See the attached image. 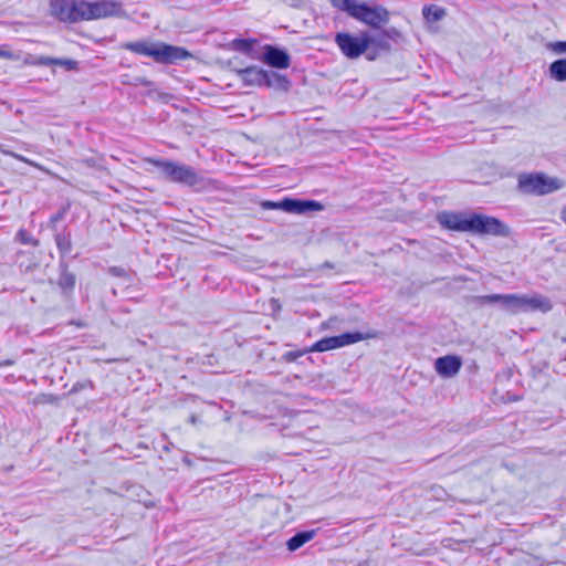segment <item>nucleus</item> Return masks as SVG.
I'll list each match as a JSON object with an SVG mask.
<instances>
[{
  "label": "nucleus",
  "mask_w": 566,
  "mask_h": 566,
  "mask_svg": "<svg viewBox=\"0 0 566 566\" xmlns=\"http://www.w3.org/2000/svg\"><path fill=\"white\" fill-rule=\"evenodd\" d=\"M553 308L551 300L542 294H507L505 310L512 314L521 312L547 313Z\"/></svg>",
  "instance_id": "obj_3"
},
{
  "label": "nucleus",
  "mask_w": 566,
  "mask_h": 566,
  "mask_svg": "<svg viewBox=\"0 0 566 566\" xmlns=\"http://www.w3.org/2000/svg\"><path fill=\"white\" fill-rule=\"evenodd\" d=\"M234 46L238 50L248 51L250 49V43L245 40H235Z\"/></svg>",
  "instance_id": "obj_29"
},
{
  "label": "nucleus",
  "mask_w": 566,
  "mask_h": 566,
  "mask_svg": "<svg viewBox=\"0 0 566 566\" xmlns=\"http://www.w3.org/2000/svg\"><path fill=\"white\" fill-rule=\"evenodd\" d=\"M65 281H66V284H69L70 286H72L74 284L73 277H67Z\"/></svg>",
  "instance_id": "obj_34"
},
{
  "label": "nucleus",
  "mask_w": 566,
  "mask_h": 566,
  "mask_svg": "<svg viewBox=\"0 0 566 566\" xmlns=\"http://www.w3.org/2000/svg\"><path fill=\"white\" fill-rule=\"evenodd\" d=\"M111 273L115 276H127V273L123 268H112Z\"/></svg>",
  "instance_id": "obj_30"
},
{
  "label": "nucleus",
  "mask_w": 566,
  "mask_h": 566,
  "mask_svg": "<svg viewBox=\"0 0 566 566\" xmlns=\"http://www.w3.org/2000/svg\"><path fill=\"white\" fill-rule=\"evenodd\" d=\"M264 86L287 91L291 86V82L285 75L273 71H266V81L264 82Z\"/></svg>",
  "instance_id": "obj_17"
},
{
  "label": "nucleus",
  "mask_w": 566,
  "mask_h": 566,
  "mask_svg": "<svg viewBox=\"0 0 566 566\" xmlns=\"http://www.w3.org/2000/svg\"><path fill=\"white\" fill-rule=\"evenodd\" d=\"M335 43L340 52L350 60L358 59L361 54L367 52L365 31L359 34L338 32L335 35Z\"/></svg>",
  "instance_id": "obj_8"
},
{
  "label": "nucleus",
  "mask_w": 566,
  "mask_h": 566,
  "mask_svg": "<svg viewBox=\"0 0 566 566\" xmlns=\"http://www.w3.org/2000/svg\"><path fill=\"white\" fill-rule=\"evenodd\" d=\"M13 156H14L17 159L21 160V161H24V163H28V164L33 165V166H35V167H39V166H38V165H35L34 163H32V161H30V160L25 159L24 157H22V156H20V155H15V154H14Z\"/></svg>",
  "instance_id": "obj_31"
},
{
  "label": "nucleus",
  "mask_w": 566,
  "mask_h": 566,
  "mask_svg": "<svg viewBox=\"0 0 566 566\" xmlns=\"http://www.w3.org/2000/svg\"><path fill=\"white\" fill-rule=\"evenodd\" d=\"M365 39L367 42V50H379L384 52H388L391 50V44L386 40L385 34L380 29H378L375 33H369L365 31Z\"/></svg>",
  "instance_id": "obj_16"
},
{
  "label": "nucleus",
  "mask_w": 566,
  "mask_h": 566,
  "mask_svg": "<svg viewBox=\"0 0 566 566\" xmlns=\"http://www.w3.org/2000/svg\"><path fill=\"white\" fill-rule=\"evenodd\" d=\"M0 57L17 60L18 55H15L12 51L6 48H0Z\"/></svg>",
  "instance_id": "obj_28"
},
{
  "label": "nucleus",
  "mask_w": 566,
  "mask_h": 566,
  "mask_svg": "<svg viewBox=\"0 0 566 566\" xmlns=\"http://www.w3.org/2000/svg\"><path fill=\"white\" fill-rule=\"evenodd\" d=\"M3 365H12V361L11 360H7L6 363H3Z\"/></svg>",
  "instance_id": "obj_37"
},
{
  "label": "nucleus",
  "mask_w": 566,
  "mask_h": 566,
  "mask_svg": "<svg viewBox=\"0 0 566 566\" xmlns=\"http://www.w3.org/2000/svg\"><path fill=\"white\" fill-rule=\"evenodd\" d=\"M147 161L158 167L161 176L169 181L193 186L200 180L198 174L189 166L160 159H148Z\"/></svg>",
  "instance_id": "obj_4"
},
{
  "label": "nucleus",
  "mask_w": 566,
  "mask_h": 566,
  "mask_svg": "<svg viewBox=\"0 0 566 566\" xmlns=\"http://www.w3.org/2000/svg\"><path fill=\"white\" fill-rule=\"evenodd\" d=\"M263 208L283 210L289 213L304 214L308 211H321L323 210L322 203L315 200H298L285 198L282 201H265Z\"/></svg>",
  "instance_id": "obj_9"
},
{
  "label": "nucleus",
  "mask_w": 566,
  "mask_h": 566,
  "mask_svg": "<svg viewBox=\"0 0 566 566\" xmlns=\"http://www.w3.org/2000/svg\"><path fill=\"white\" fill-rule=\"evenodd\" d=\"M549 76L558 82L566 81V59L554 61L548 67Z\"/></svg>",
  "instance_id": "obj_19"
},
{
  "label": "nucleus",
  "mask_w": 566,
  "mask_h": 566,
  "mask_svg": "<svg viewBox=\"0 0 566 566\" xmlns=\"http://www.w3.org/2000/svg\"><path fill=\"white\" fill-rule=\"evenodd\" d=\"M17 238L22 244H31L34 247L39 244V241L35 240L28 231L23 229L19 230V232L17 233Z\"/></svg>",
  "instance_id": "obj_24"
},
{
  "label": "nucleus",
  "mask_w": 566,
  "mask_h": 566,
  "mask_svg": "<svg viewBox=\"0 0 566 566\" xmlns=\"http://www.w3.org/2000/svg\"><path fill=\"white\" fill-rule=\"evenodd\" d=\"M55 241L61 253L66 254L71 251V241L67 235L56 234Z\"/></svg>",
  "instance_id": "obj_23"
},
{
  "label": "nucleus",
  "mask_w": 566,
  "mask_h": 566,
  "mask_svg": "<svg viewBox=\"0 0 566 566\" xmlns=\"http://www.w3.org/2000/svg\"><path fill=\"white\" fill-rule=\"evenodd\" d=\"M123 48L137 54L150 56L158 63H174L190 56L187 50L165 43L128 42Z\"/></svg>",
  "instance_id": "obj_2"
},
{
  "label": "nucleus",
  "mask_w": 566,
  "mask_h": 566,
  "mask_svg": "<svg viewBox=\"0 0 566 566\" xmlns=\"http://www.w3.org/2000/svg\"><path fill=\"white\" fill-rule=\"evenodd\" d=\"M462 359L455 355L439 357L434 361L437 374L443 378L454 377L461 369Z\"/></svg>",
  "instance_id": "obj_13"
},
{
  "label": "nucleus",
  "mask_w": 566,
  "mask_h": 566,
  "mask_svg": "<svg viewBox=\"0 0 566 566\" xmlns=\"http://www.w3.org/2000/svg\"><path fill=\"white\" fill-rule=\"evenodd\" d=\"M363 338L360 333H345L338 336L326 337L313 344L310 352H327L360 342Z\"/></svg>",
  "instance_id": "obj_11"
},
{
  "label": "nucleus",
  "mask_w": 566,
  "mask_h": 566,
  "mask_svg": "<svg viewBox=\"0 0 566 566\" xmlns=\"http://www.w3.org/2000/svg\"><path fill=\"white\" fill-rule=\"evenodd\" d=\"M51 13L63 22L81 21V1L74 0H51Z\"/></svg>",
  "instance_id": "obj_10"
},
{
  "label": "nucleus",
  "mask_w": 566,
  "mask_h": 566,
  "mask_svg": "<svg viewBox=\"0 0 566 566\" xmlns=\"http://www.w3.org/2000/svg\"><path fill=\"white\" fill-rule=\"evenodd\" d=\"M367 59H368V60H370V61H371V60H375V59H376V55H375V54H371V53H368V54H367Z\"/></svg>",
  "instance_id": "obj_35"
},
{
  "label": "nucleus",
  "mask_w": 566,
  "mask_h": 566,
  "mask_svg": "<svg viewBox=\"0 0 566 566\" xmlns=\"http://www.w3.org/2000/svg\"><path fill=\"white\" fill-rule=\"evenodd\" d=\"M422 14L427 21L438 22L446 17L447 12L443 8L431 4V6L423 7Z\"/></svg>",
  "instance_id": "obj_20"
},
{
  "label": "nucleus",
  "mask_w": 566,
  "mask_h": 566,
  "mask_svg": "<svg viewBox=\"0 0 566 566\" xmlns=\"http://www.w3.org/2000/svg\"><path fill=\"white\" fill-rule=\"evenodd\" d=\"M315 534H316V531H314V530L300 532V533L295 534L286 542L287 549L291 552L298 549L304 544H306L307 542L313 539Z\"/></svg>",
  "instance_id": "obj_18"
},
{
  "label": "nucleus",
  "mask_w": 566,
  "mask_h": 566,
  "mask_svg": "<svg viewBox=\"0 0 566 566\" xmlns=\"http://www.w3.org/2000/svg\"><path fill=\"white\" fill-rule=\"evenodd\" d=\"M562 187V182L556 178H551L545 174H524L518 177V188L524 193L546 195Z\"/></svg>",
  "instance_id": "obj_5"
},
{
  "label": "nucleus",
  "mask_w": 566,
  "mask_h": 566,
  "mask_svg": "<svg viewBox=\"0 0 566 566\" xmlns=\"http://www.w3.org/2000/svg\"><path fill=\"white\" fill-rule=\"evenodd\" d=\"M81 21L105 19L122 13V2L116 0H101L96 2L81 0Z\"/></svg>",
  "instance_id": "obj_7"
},
{
  "label": "nucleus",
  "mask_w": 566,
  "mask_h": 566,
  "mask_svg": "<svg viewBox=\"0 0 566 566\" xmlns=\"http://www.w3.org/2000/svg\"><path fill=\"white\" fill-rule=\"evenodd\" d=\"M507 294H491V295H481L476 297V302L479 304H491V303H500L502 307L505 310Z\"/></svg>",
  "instance_id": "obj_21"
},
{
  "label": "nucleus",
  "mask_w": 566,
  "mask_h": 566,
  "mask_svg": "<svg viewBox=\"0 0 566 566\" xmlns=\"http://www.w3.org/2000/svg\"><path fill=\"white\" fill-rule=\"evenodd\" d=\"M332 6L350 18L378 30L389 21V11L379 4H369L357 0H329Z\"/></svg>",
  "instance_id": "obj_1"
},
{
  "label": "nucleus",
  "mask_w": 566,
  "mask_h": 566,
  "mask_svg": "<svg viewBox=\"0 0 566 566\" xmlns=\"http://www.w3.org/2000/svg\"><path fill=\"white\" fill-rule=\"evenodd\" d=\"M471 213L442 211L438 213L437 220L443 228L449 230L469 232Z\"/></svg>",
  "instance_id": "obj_12"
},
{
  "label": "nucleus",
  "mask_w": 566,
  "mask_h": 566,
  "mask_svg": "<svg viewBox=\"0 0 566 566\" xmlns=\"http://www.w3.org/2000/svg\"><path fill=\"white\" fill-rule=\"evenodd\" d=\"M237 74L245 85L263 86L266 81V71L258 66L237 70Z\"/></svg>",
  "instance_id": "obj_15"
},
{
  "label": "nucleus",
  "mask_w": 566,
  "mask_h": 566,
  "mask_svg": "<svg viewBox=\"0 0 566 566\" xmlns=\"http://www.w3.org/2000/svg\"><path fill=\"white\" fill-rule=\"evenodd\" d=\"M547 48L556 54H565L566 41L552 42L547 45Z\"/></svg>",
  "instance_id": "obj_26"
},
{
  "label": "nucleus",
  "mask_w": 566,
  "mask_h": 566,
  "mask_svg": "<svg viewBox=\"0 0 566 566\" xmlns=\"http://www.w3.org/2000/svg\"><path fill=\"white\" fill-rule=\"evenodd\" d=\"M380 30L385 34L386 40L389 41L390 43H398L403 39L402 33L395 27H390L387 29L380 28Z\"/></svg>",
  "instance_id": "obj_22"
},
{
  "label": "nucleus",
  "mask_w": 566,
  "mask_h": 566,
  "mask_svg": "<svg viewBox=\"0 0 566 566\" xmlns=\"http://www.w3.org/2000/svg\"><path fill=\"white\" fill-rule=\"evenodd\" d=\"M53 65H60L67 71L75 70L77 67V62L72 59H55L54 57Z\"/></svg>",
  "instance_id": "obj_25"
},
{
  "label": "nucleus",
  "mask_w": 566,
  "mask_h": 566,
  "mask_svg": "<svg viewBox=\"0 0 566 566\" xmlns=\"http://www.w3.org/2000/svg\"><path fill=\"white\" fill-rule=\"evenodd\" d=\"M53 400H54L53 397H50V398L45 399L44 401L52 402Z\"/></svg>",
  "instance_id": "obj_36"
},
{
  "label": "nucleus",
  "mask_w": 566,
  "mask_h": 566,
  "mask_svg": "<svg viewBox=\"0 0 566 566\" xmlns=\"http://www.w3.org/2000/svg\"><path fill=\"white\" fill-rule=\"evenodd\" d=\"M263 61L276 69H287L291 65V57L287 52L272 45L264 48Z\"/></svg>",
  "instance_id": "obj_14"
},
{
  "label": "nucleus",
  "mask_w": 566,
  "mask_h": 566,
  "mask_svg": "<svg viewBox=\"0 0 566 566\" xmlns=\"http://www.w3.org/2000/svg\"><path fill=\"white\" fill-rule=\"evenodd\" d=\"M54 57L49 56H40L36 59V61L32 62L35 65H53Z\"/></svg>",
  "instance_id": "obj_27"
},
{
  "label": "nucleus",
  "mask_w": 566,
  "mask_h": 566,
  "mask_svg": "<svg viewBox=\"0 0 566 566\" xmlns=\"http://www.w3.org/2000/svg\"><path fill=\"white\" fill-rule=\"evenodd\" d=\"M560 218L566 223V207H564L560 211Z\"/></svg>",
  "instance_id": "obj_33"
},
{
  "label": "nucleus",
  "mask_w": 566,
  "mask_h": 566,
  "mask_svg": "<svg viewBox=\"0 0 566 566\" xmlns=\"http://www.w3.org/2000/svg\"><path fill=\"white\" fill-rule=\"evenodd\" d=\"M469 232L479 235L509 237L510 228L500 219L481 213H471Z\"/></svg>",
  "instance_id": "obj_6"
},
{
  "label": "nucleus",
  "mask_w": 566,
  "mask_h": 566,
  "mask_svg": "<svg viewBox=\"0 0 566 566\" xmlns=\"http://www.w3.org/2000/svg\"><path fill=\"white\" fill-rule=\"evenodd\" d=\"M62 219V213H56L54 216L51 217V221L52 222H57Z\"/></svg>",
  "instance_id": "obj_32"
}]
</instances>
